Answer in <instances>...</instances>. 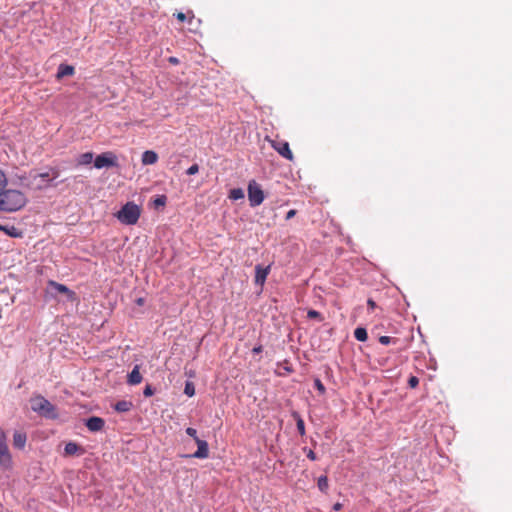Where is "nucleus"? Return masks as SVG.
<instances>
[{"label":"nucleus","mask_w":512,"mask_h":512,"mask_svg":"<svg viewBox=\"0 0 512 512\" xmlns=\"http://www.w3.org/2000/svg\"><path fill=\"white\" fill-rule=\"evenodd\" d=\"M272 147L285 159L293 161L294 156L290 150L289 143L282 140L272 141Z\"/></svg>","instance_id":"8"},{"label":"nucleus","mask_w":512,"mask_h":512,"mask_svg":"<svg viewBox=\"0 0 512 512\" xmlns=\"http://www.w3.org/2000/svg\"><path fill=\"white\" fill-rule=\"evenodd\" d=\"M158 155L156 152L152 150H147L142 154V163L143 165H153L157 162Z\"/></svg>","instance_id":"15"},{"label":"nucleus","mask_w":512,"mask_h":512,"mask_svg":"<svg viewBox=\"0 0 512 512\" xmlns=\"http://www.w3.org/2000/svg\"><path fill=\"white\" fill-rule=\"evenodd\" d=\"M186 433L192 437L194 439V441L196 442V439H200L198 436H197V431L196 429L192 428V427H188L186 429Z\"/></svg>","instance_id":"33"},{"label":"nucleus","mask_w":512,"mask_h":512,"mask_svg":"<svg viewBox=\"0 0 512 512\" xmlns=\"http://www.w3.org/2000/svg\"><path fill=\"white\" fill-rule=\"evenodd\" d=\"M0 466L4 470L12 468V456L8 449L6 433L2 428H0Z\"/></svg>","instance_id":"4"},{"label":"nucleus","mask_w":512,"mask_h":512,"mask_svg":"<svg viewBox=\"0 0 512 512\" xmlns=\"http://www.w3.org/2000/svg\"><path fill=\"white\" fill-rule=\"evenodd\" d=\"M264 198V192L261 186L255 180H251L248 184V199L250 206H259L264 201Z\"/></svg>","instance_id":"5"},{"label":"nucleus","mask_w":512,"mask_h":512,"mask_svg":"<svg viewBox=\"0 0 512 512\" xmlns=\"http://www.w3.org/2000/svg\"><path fill=\"white\" fill-rule=\"evenodd\" d=\"M27 198L19 190L7 189L0 192V210L6 212L18 211L25 206Z\"/></svg>","instance_id":"1"},{"label":"nucleus","mask_w":512,"mask_h":512,"mask_svg":"<svg viewBox=\"0 0 512 512\" xmlns=\"http://www.w3.org/2000/svg\"><path fill=\"white\" fill-rule=\"evenodd\" d=\"M354 336L358 341H361V342L366 341L368 338L367 331L363 327L356 328L354 331Z\"/></svg>","instance_id":"23"},{"label":"nucleus","mask_w":512,"mask_h":512,"mask_svg":"<svg viewBox=\"0 0 512 512\" xmlns=\"http://www.w3.org/2000/svg\"><path fill=\"white\" fill-rule=\"evenodd\" d=\"M168 61H169V63L174 64V65H177L179 63V60L176 57H170L168 59Z\"/></svg>","instance_id":"40"},{"label":"nucleus","mask_w":512,"mask_h":512,"mask_svg":"<svg viewBox=\"0 0 512 512\" xmlns=\"http://www.w3.org/2000/svg\"><path fill=\"white\" fill-rule=\"evenodd\" d=\"M132 407H133V403L131 401H128V400L118 401L114 405V409L117 412H120V413L128 412V411H130L132 409Z\"/></svg>","instance_id":"20"},{"label":"nucleus","mask_w":512,"mask_h":512,"mask_svg":"<svg viewBox=\"0 0 512 512\" xmlns=\"http://www.w3.org/2000/svg\"><path fill=\"white\" fill-rule=\"evenodd\" d=\"M296 215V210L294 209H291L287 212L286 214V220H290L291 218H293L294 216Z\"/></svg>","instance_id":"38"},{"label":"nucleus","mask_w":512,"mask_h":512,"mask_svg":"<svg viewBox=\"0 0 512 512\" xmlns=\"http://www.w3.org/2000/svg\"><path fill=\"white\" fill-rule=\"evenodd\" d=\"M278 367L279 370H277L275 373L281 377H284L294 371L292 365L288 360H284L282 363H279Z\"/></svg>","instance_id":"17"},{"label":"nucleus","mask_w":512,"mask_h":512,"mask_svg":"<svg viewBox=\"0 0 512 512\" xmlns=\"http://www.w3.org/2000/svg\"><path fill=\"white\" fill-rule=\"evenodd\" d=\"M419 384V379L416 376H411L408 379V385L410 388H416Z\"/></svg>","instance_id":"31"},{"label":"nucleus","mask_w":512,"mask_h":512,"mask_svg":"<svg viewBox=\"0 0 512 512\" xmlns=\"http://www.w3.org/2000/svg\"><path fill=\"white\" fill-rule=\"evenodd\" d=\"M31 409L44 416L46 418L54 419L57 417L56 409L53 404H51L46 398L42 395H36L30 399Z\"/></svg>","instance_id":"3"},{"label":"nucleus","mask_w":512,"mask_h":512,"mask_svg":"<svg viewBox=\"0 0 512 512\" xmlns=\"http://www.w3.org/2000/svg\"><path fill=\"white\" fill-rule=\"evenodd\" d=\"M165 204H166V196H164V195L158 196L154 200V205L156 207L165 206Z\"/></svg>","instance_id":"30"},{"label":"nucleus","mask_w":512,"mask_h":512,"mask_svg":"<svg viewBox=\"0 0 512 512\" xmlns=\"http://www.w3.org/2000/svg\"><path fill=\"white\" fill-rule=\"evenodd\" d=\"M229 198L231 200H240L244 198V191L241 188L231 189L229 192Z\"/></svg>","instance_id":"24"},{"label":"nucleus","mask_w":512,"mask_h":512,"mask_svg":"<svg viewBox=\"0 0 512 512\" xmlns=\"http://www.w3.org/2000/svg\"><path fill=\"white\" fill-rule=\"evenodd\" d=\"M296 427L299 434L303 436L305 434V424L303 419L299 415H296Z\"/></svg>","instance_id":"26"},{"label":"nucleus","mask_w":512,"mask_h":512,"mask_svg":"<svg viewBox=\"0 0 512 512\" xmlns=\"http://www.w3.org/2000/svg\"><path fill=\"white\" fill-rule=\"evenodd\" d=\"M262 349H263V348H262V345H258V346L254 347V348L252 349V352H253V353H255V354H258V353H261V352H262Z\"/></svg>","instance_id":"39"},{"label":"nucleus","mask_w":512,"mask_h":512,"mask_svg":"<svg viewBox=\"0 0 512 512\" xmlns=\"http://www.w3.org/2000/svg\"><path fill=\"white\" fill-rule=\"evenodd\" d=\"M93 153L92 152H86V153H83L81 154L78 159H77V163L78 165H88L92 162L93 160Z\"/></svg>","instance_id":"22"},{"label":"nucleus","mask_w":512,"mask_h":512,"mask_svg":"<svg viewBox=\"0 0 512 512\" xmlns=\"http://www.w3.org/2000/svg\"><path fill=\"white\" fill-rule=\"evenodd\" d=\"M142 375L139 371V366L136 365L128 375V383L131 385H137L141 383Z\"/></svg>","instance_id":"18"},{"label":"nucleus","mask_w":512,"mask_h":512,"mask_svg":"<svg viewBox=\"0 0 512 512\" xmlns=\"http://www.w3.org/2000/svg\"><path fill=\"white\" fill-rule=\"evenodd\" d=\"M48 285L55 292L65 295L67 300H69L71 302H75L78 300L76 293L74 291L70 290L64 284H61V283L51 280V281H49Z\"/></svg>","instance_id":"7"},{"label":"nucleus","mask_w":512,"mask_h":512,"mask_svg":"<svg viewBox=\"0 0 512 512\" xmlns=\"http://www.w3.org/2000/svg\"><path fill=\"white\" fill-rule=\"evenodd\" d=\"M50 177V174L49 173H41L39 174L38 176L35 177L36 178H41L43 181H46L47 183L43 184V183H39L37 184L36 188L37 189H43V188H46L48 187L50 184L49 182H51L53 179L57 178L58 177V172L55 171L53 172V176H52V179L49 178Z\"/></svg>","instance_id":"19"},{"label":"nucleus","mask_w":512,"mask_h":512,"mask_svg":"<svg viewBox=\"0 0 512 512\" xmlns=\"http://www.w3.org/2000/svg\"><path fill=\"white\" fill-rule=\"evenodd\" d=\"M7 185L6 174L0 169V191L3 190Z\"/></svg>","instance_id":"29"},{"label":"nucleus","mask_w":512,"mask_h":512,"mask_svg":"<svg viewBox=\"0 0 512 512\" xmlns=\"http://www.w3.org/2000/svg\"><path fill=\"white\" fill-rule=\"evenodd\" d=\"M141 215L140 207L134 202H127L117 213V219L125 225H134Z\"/></svg>","instance_id":"2"},{"label":"nucleus","mask_w":512,"mask_h":512,"mask_svg":"<svg viewBox=\"0 0 512 512\" xmlns=\"http://www.w3.org/2000/svg\"><path fill=\"white\" fill-rule=\"evenodd\" d=\"M308 316L314 318L318 316V313L315 310H310Z\"/></svg>","instance_id":"41"},{"label":"nucleus","mask_w":512,"mask_h":512,"mask_svg":"<svg viewBox=\"0 0 512 512\" xmlns=\"http://www.w3.org/2000/svg\"><path fill=\"white\" fill-rule=\"evenodd\" d=\"M379 341H380V343H381V344H383V345H388V344H390V342H391V337H389V336H381V337L379 338Z\"/></svg>","instance_id":"35"},{"label":"nucleus","mask_w":512,"mask_h":512,"mask_svg":"<svg viewBox=\"0 0 512 512\" xmlns=\"http://www.w3.org/2000/svg\"><path fill=\"white\" fill-rule=\"evenodd\" d=\"M136 302H137V304H138V305H140V306H141V305H143V304H144V299H143V298H138V299L136 300Z\"/></svg>","instance_id":"43"},{"label":"nucleus","mask_w":512,"mask_h":512,"mask_svg":"<svg viewBox=\"0 0 512 512\" xmlns=\"http://www.w3.org/2000/svg\"><path fill=\"white\" fill-rule=\"evenodd\" d=\"M197 450L192 455H186L185 457H193L199 459H205L209 456L208 443L202 439H196Z\"/></svg>","instance_id":"9"},{"label":"nucleus","mask_w":512,"mask_h":512,"mask_svg":"<svg viewBox=\"0 0 512 512\" xmlns=\"http://www.w3.org/2000/svg\"><path fill=\"white\" fill-rule=\"evenodd\" d=\"M184 393L189 397H192L195 395V386L192 382H190V381L186 382L185 388H184Z\"/></svg>","instance_id":"27"},{"label":"nucleus","mask_w":512,"mask_h":512,"mask_svg":"<svg viewBox=\"0 0 512 512\" xmlns=\"http://www.w3.org/2000/svg\"><path fill=\"white\" fill-rule=\"evenodd\" d=\"M269 272H270V266L262 267L260 265H257L255 267V283L260 286H263Z\"/></svg>","instance_id":"11"},{"label":"nucleus","mask_w":512,"mask_h":512,"mask_svg":"<svg viewBox=\"0 0 512 512\" xmlns=\"http://www.w3.org/2000/svg\"><path fill=\"white\" fill-rule=\"evenodd\" d=\"M199 172V166L198 164H193L192 166H190L187 171H186V174L187 175H194V174H197Z\"/></svg>","instance_id":"32"},{"label":"nucleus","mask_w":512,"mask_h":512,"mask_svg":"<svg viewBox=\"0 0 512 512\" xmlns=\"http://www.w3.org/2000/svg\"><path fill=\"white\" fill-rule=\"evenodd\" d=\"M0 231L14 238L22 237V232L14 225L0 223Z\"/></svg>","instance_id":"13"},{"label":"nucleus","mask_w":512,"mask_h":512,"mask_svg":"<svg viewBox=\"0 0 512 512\" xmlns=\"http://www.w3.org/2000/svg\"><path fill=\"white\" fill-rule=\"evenodd\" d=\"M176 18L178 21L180 22H184L186 20H188L189 24L193 26V22L195 20V15L193 14V12H188L187 14L183 13V12H178L175 14Z\"/></svg>","instance_id":"21"},{"label":"nucleus","mask_w":512,"mask_h":512,"mask_svg":"<svg viewBox=\"0 0 512 512\" xmlns=\"http://www.w3.org/2000/svg\"><path fill=\"white\" fill-rule=\"evenodd\" d=\"M307 458H309L312 461H315L317 459L316 454L310 449L307 451Z\"/></svg>","instance_id":"37"},{"label":"nucleus","mask_w":512,"mask_h":512,"mask_svg":"<svg viewBox=\"0 0 512 512\" xmlns=\"http://www.w3.org/2000/svg\"><path fill=\"white\" fill-rule=\"evenodd\" d=\"M317 486L322 492H327L329 484L327 476H320L317 481Z\"/></svg>","instance_id":"25"},{"label":"nucleus","mask_w":512,"mask_h":512,"mask_svg":"<svg viewBox=\"0 0 512 512\" xmlns=\"http://www.w3.org/2000/svg\"><path fill=\"white\" fill-rule=\"evenodd\" d=\"M153 393H154V392H153V389H152V387H151L150 385H147V386L145 387L144 391H143V394H144V396H146V397H150V396H152V395H153Z\"/></svg>","instance_id":"34"},{"label":"nucleus","mask_w":512,"mask_h":512,"mask_svg":"<svg viewBox=\"0 0 512 512\" xmlns=\"http://www.w3.org/2000/svg\"><path fill=\"white\" fill-rule=\"evenodd\" d=\"M74 73H75V69L73 66L67 65V64H60L58 67L56 78L58 80H60L66 76H73Z\"/></svg>","instance_id":"12"},{"label":"nucleus","mask_w":512,"mask_h":512,"mask_svg":"<svg viewBox=\"0 0 512 512\" xmlns=\"http://www.w3.org/2000/svg\"><path fill=\"white\" fill-rule=\"evenodd\" d=\"M83 454L84 453V449L79 446L77 443L75 442H68L66 445H65V448H64V455L65 456H72V455H75V454Z\"/></svg>","instance_id":"14"},{"label":"nucleus","mask_w":512,"mask_h":512,"mask_svg":"<svg viewBox=\"0 0 512 512\" xmlns=\"http://www.w3.org/2000/svg\"><path fill=\"white\" fill-rule=\"evenodd\" d=\"M94 166L97 169L117 166V157L113 152L102 153L95 158Z\"/></svg>","instance_id":"6"},{"label":"nucleus","mask_w":512,"mask_h":512,"mask_svg":"<svg viewBox=\"0 0 512 512\" xmlns=\"http://www.w3.org/2000/svg\"><path fill=\"white\" fill-rule=\"evenodd\" d=\"M314 386L315 388L321 393V394H324L326 389H325V386L323 385V383L321 382L320 379L316 378L314 380Z\"/></svg>","instance_id":"28"},{"label":"nucleus","mask_w":512,"mask_h":512,"mask_svg":"<svg viewBox=\"0 0 512 512\" xmlns=\"http://www.w3.org/2000/svg\"><path fill=\"white\" fill-rule=\"evenodd\" d=\"M86 427L91 432L101 431L105 426V421L101 417L93 416L87 419Z\"/></svg>","instance_id":"10"},{"label":"nucleus","mask_w":512,"mask_h":512,"mask_svg":"<svg viewBox=\"0 0 512 512\" xmlns=\"http://www.w3.org/2000/svg\"><path fill=\"white\" fill-rule=\"evenodd\" d=\"M341 507H342V505H341L340 503H336V504H334V506H333L334 510H340V509H341Z\"/></svg>","instance_id":"42"},{"label":"nucleus","mask_w":512,"mask_h":512,"mask_svg":"<svg viewBox=\"0 0 512 512\" xmlns=\"http://www.w3.org/2000/svg\"><path fill=\"white\" fill-rule=\"evenodd\" d=\"M26 440V434L17 431L13 435V446L17 449H23L25 447Z\"/></svg>","instance_id":"16"},{"label":"nucleus","mask_w":512,"mask_h":512,"mask_svg":"<svg viewBox=\"0 0 512 512\" xmlns=\"http://www.w3.org/2000/svg\"><path fill=\"white\" fill-rule=\"evenodd\" d=\"M367 305L369 310H374L377 307L376 303L372 299L367 300Z\"/></svg>","instance_id":"36"}]
</instances>
